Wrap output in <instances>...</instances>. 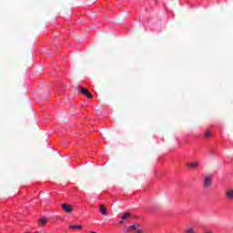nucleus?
Returning <instances> with one entry per match:
<instances>
[{
	"mask_svg": "<svg viewBox=\"0 0 233 233\" xmlns=\"http://www.w3.org/2000/svg\"><path fill=\"white\" fill-rule=\"evenodd\" d=\"M139 227H141V224H134L129 226L128 228H126L127 232H132L133 230H137V228H139Z\"/></svg>",
	"mask_w": 233,
	"mask_h": 233,
	"instance_id": "4",
	"label": "nucleus"
},
{
	"mask_svg": "<svg viewBox=\"0 0 233 233\" xmlns=\"http://www.w3.org/2000/svg\"><path fill=\"white\" fill-rule=\"evenodd\" d=\"M109 168H112V166H109Z\"/></svg>",
	"mask_w": 233,
	"mask_h": 233,
	"instance_id": "13",
	"label": "nucleus"
},
{
	"mask_svg": "<svg viewBox=\"0 0 233 233\" xmlns=\"http://www.w3.org/2000/svg\"><path fill=\"white\" fill-rule=\"evenodd\" d=\"M69 228L72 230H81L83 228L82 225H69Z\"/></svg>",
	"mask_w": 233,
	"mask_h": 233,
	"instance_id": "8",
	"label": "nucleus"
},
{
	"mask_svg": "<svg viewBox=\"0 0 233 233\" xmlns=\"http://www.w3.org/2000/svg\"><path fill=\"white\" fill-rule=\"evenodd\" d=\"M100 214L103 216H108V212H106V207H105V205H100Z\"/></svg>",
	"mask_w": 233,
	"mask_h": 233,
	"instance_id": "7",
	"label": "nucleus"
},
{
	"mask_svg": "<svg viewBox=\"0 0 233 233\" xmlns=\"http://www.w3.org/2000/svg\"><path fill=\"white\" fill-rule=\"evenodd\" d=\"M187 233H198L196 232V229L192 227H189L187 229Z\"/></svg>",
	"mask_w": 233,
	"mask_h": 233,
	"instance_id": "11",
	"label": "nucleus"
},
{
	"mask_svg": "<svg viewBox=\"0 0 233 233\" xmlns=\"http://www.w3.org/2000/svg\"><path fill=\"white\" fill-rule=\"evenodd\" d=\"M46 223H48V218H42L39 219V225H41L42 227H45V225H46Z\"/></svg>",
	"mask_w": 233,
	"mask_h": 233,
	"instance_id": "10",
	"label": "nucleus"
},
{
	"mask_svg": "<svg viewBox=\"0 0 233 233\" xmlns=\"http://www.w3.org/2000/svg\"><path fill=\"white\" fill-rule=\"evenodd\" d=\"M225 196L229 201H233V189H228L225 192Z\"/></svg>",
	"mask_w": 233,
	"mask_h": 233,
	"instance_id": "5",
	"label": "nucleus"
},
{
	"mask_svg": "<svg viewBox=\"0 0 233 233\" xmlns=\"http://www.w3.org/2000/svg\"><path fill=\"white\" fill-rule=\"evenodd\" d=\"M210 185H212V177L210 176H206L204 177V187L206 188H208V187H210Z\"/></svg>",
	"mask_w": 233,
	"mask_h": 233,
	"instance_id": "3",
	"label": "nucleus"
},
{
	"mask_svg": "<svg viewBox=\"0 0 233 233\" xmlns=\"http://www.w3.org/2000/svg\"><path fill=\"white\" fill-rule=\"evenodd\" d=\"M205 137H210V131H206Z\"/></svg>",
	"mask_w": 233,
	"mask_h": 233,
	"instance_id": "12",
	"label": "nucleus"
},
{
	"mask_svg": "<svg viewBox=\"0 0 233 233\" xmlns=\"http://www.w3.org/2000/svg\"><path fill=\"white\" fill-rule=\"evenodd\" d=\"M187 167H189L190 168H198L199 167V163L198 162H190L187 164Z\"/></svg>",
	"mask_w": 233,
	"mask_h": 233,
	"instance_id": "9",
	"label": "nucleus"
},
{
	"mask_svg": "<svg viewBox=\"0 0 233 233\" xmlns=\"http://www.w3.org/2000/svg\"><path fill=\"white\" fill-rule=\"evenodd\" d=\"M61 208L66 214H72L74 212V208L70 204H61Z\"/></svg>",
	"mask_w": 233,
	"mask_h": 233,
	"instance_id": "1",
	"label": "nucleus"
},
{
	"mask_svg": "<svg viewBox=\"0 0 233 233\" xmlns=\"http://www.w3.org/2000/svg\"><path fill=\"white\" fill-rule=\"evenodd\" d=\"M130 213H125L123 216H122V220L119 221V224L120 225H123V223H125V221H127V219H128V218H130Z\"/></svg>",
	"mask_w": 233,
	"mask_h": 233,
	"instance_id": "6",
	"label": "nucleus"
},
{
	"mask_svg": "<svg viewBox=\"0 0 233 233\" xmlns=\"http://www.w3.org/2000/svg\"><path fill=\"white\" fill-rule=\"evenodd\" d=\"M80 92L81 94H83V96H86V97H87L88 99H92L94 97V96H92V93H90V91H88L85 87H80Z\"/></svg>",
	"mask_w": 233,
	"mask_h": 233,
	"instance_id": "2",
	"label": "nucleus"
}]
</instances>
